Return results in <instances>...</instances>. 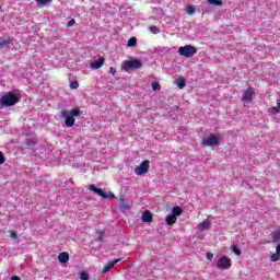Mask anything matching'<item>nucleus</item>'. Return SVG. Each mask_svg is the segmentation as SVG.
Returning <instances> with one entry per match:
<instances>
[{"mask_svg":"<svg viewBox=\"0 0 280 280\" xmlns=\"http://www.w3.org/2000/svg\"><path fill=\"white\" fill-rule=\"evenodd\" d=\"M80 115H82V112L79 107H75L70 112L67 109L61 110L60 116L62 119H66L67 128H73V126H75V117H80Z\"/></svg>","mask_w":280,"mask_h":280,"instance_id":"1","label":"nucleus"},{"mask_svg":"<svg viewBox=\"0 0 280 280\" xmlns=\"http://www.w3.org/2000/svg\"><path fill=\"white\" fill-rule=\"evenodd\" d=\"M19 102H21V98L14 94V92H8L0 98V108L14 106L15 104H19Z\"/></svg>","mask_w":280,"mask_h":280,"instance_id":"2","label":"nucleus"},{"mask_svg":"<svg viewBox=\"0 0 280 280\" xmlns=\"http://www.w3.org/2000/svg\"><path fill=\"white\" fill-rule=\"evenodd\" d=\"M143 67V62L139 59L133 60H125L122 62L124 71H136L137 69H141Z\"/></svg>","mask_w":280,"mask_h":280,"instance_id":"3","label":"nucleus"},{"mask_svg":"<svg viewBox=\"0 0 280 280\" xmlns=\"http://www.w3.org/2000/svg\"><path fill=\"white\" fill-rule=\"evenodd\" d=\"M178 54L179 56H184V58H191L195 54H198V48L191 45L180 46L178 48Z\"/></svg>","mask_w":280,"mask_h":280,"instance_id":"4","label":"nucleus"},{"mask_svg":"<svg viewBox=\"0 0 280 280\" xmlns=\"http://www.w3.org/2000/svg\"><path fill=\"white\" fill-rule=\"evenodd\" d=\"M231 266H233V264L231 262V258H229L228 256H222L217 261V268L219 270H229V268H231Z\"/></svg>","mask_w":280,"mask_h":280,"instance_id":"5","label":"nucleus"},{"mask_svg":"<svg viewBox=\"0 0 280 280\" xmlns=\"http://www.w3.org/2000/svg\"><path fill=\"white\" fill-rule=\"evenodd\" d=\"M150 171V161L144 160L138 167L135 168V174L137 176H143V174H148Z\"/></svg>","mask_w":280,"mask_h":280,"instance_id":"6","label":"nucleus"},{"mask_svg":"<svg viewBox=\"0 0 280 280\" xmlns=\"http://www.w3.org/2000/svg\"><path fill=\"white\" fill-rule=\"evenodd\" d=\"M218 143H220V138L215 135H211L210 137L202 139V145L213 147L218 145Z\"/></svg>","mask_w":280,"mask_h":280,"instance_id":"7","label":"nucleus"},{"mask_svg":"<svg viewBox=\"0 0 280 280\" xmlns=\"http://www.w3.org/2000/svg\"><path fill=\"white\" fill-rule=\"evenodd\" d=\"M253 95H255V89L247 88V90L243 94L242 102H244L245 104H250V102H253Z\"/></svg>","mask_w":280,"mask_h":280,"instance_id":"8","label":"nucleus"},{"mask_svg":"<svg viewBox=\"0 0 280 280\" xmlns=\"http://www.w3.org/2000/svg\"><path fill=\"white\" fill-rule=\"evenodd\" d=\"M119 261H121V258H117V259H115V260H112V261L107 262V264L103 267L102 272H103L104 275H106V272H110V270H113V268H115V265H116V264H119Z\"/></svg>","mask_w":280,"mask_h":280,"instance_id":"9","label":"nucleus"},{"mask_svg":"<svg viewBox=\"0 0 280 280\" xmlns=\"http://www.w3.org/2000/svg\"><path fill=\"white\" fill-rule=\"evenodd\" d=\"M90 191H94V194H96V196H101V198H107L106 192H104L102 188L95 187L93 184L90 185Z\"/></svg>","mask_w":280,"mask_h":280,"instance_id":"10","label":"nucleus"},{"mask_svg":"<svg viewBox=\"0 0 280 280\" xmlns=\"http://www.w3.org/2000/svg\"><path fill=\"white\" fill-rule=\"evenodd\" d=\"M119 207H120V211H128V209H130V205H128V201L126 200V198H124V196H121L119 198Z\"/></svg>","mask_w":280,"mask_h":280,"instance_id":"11","label":"nucleus"},{"mask_svg":"<svg viewBox=\"0 0 280 280\" xmlns=\"http://www.w3.org/2000/svg\"><path fill=\"white\" fill-rule=\"evenodd\" d=\"M104 62H106V60L104 58H100L97 61L92 62L91 67L92 69H102V67H104Z\"/></svg>","mask_w":280,"mask_h":280,"instance_id":"12","label":"nucleus"},{"mask_svg":"<svg viewBox=\"0 0 280 280\" xmlns=\"http://www.w3.org/2000/svg\"><path fill=\"white\" fill-rule=\"evenodd\" d=\"M58 261H60V264H67L69 261V253L67 252L60 253L58 256Z\"/></svg>","mask_w":280,"mask_h":280,"instance_id":"13","label":"nucleus"},{"mask_svg":"<svg viewBox=\"0 0 280 280\" xmlns=\"http://www.w3.org/2000/svg\"><path fill=\"white\" fill-rule=\"evenodd\" d=\"M141 220H142V222H152V212H150V210H145L142 213Z\"/></svg>","mask_w":280,"mask_h":280,"instance_id":"14","label":"nucleus"},{"mask_svg":"<svg viewBox=\"0 0 280 280\" xmlns=\"http://www.w3.org/2000/svg\"><path fill=\"white\" fill-rule=\"evenodd\" d=\"M280 259V244L276 247V253L270 256V261H279Z\"/></svg>","mask_w":280,"mask_h":280,"instance_id":"15","label":"nucleus"},{"mask_svg":"<svg viewBox=\"0 0 280 280\" xmlns=\"http://www.w3.org/2000/svg\"><path fill=\"white\" fill-rule=\"evenodd\" d=\"M10 45H13L12 39H0V49H5V47H10Z\"/></svg>","mask_w":280,"mask_h":280,"instance_id":"16","label":"nucleus"},{"mask_svg":"<svg viewBox=\"0 0 280 280\" xmlns=\"http://www.w3.org/2000/svg\"><path fill=\"white\" fill-rule=\"evenodd\" d=\"M172 212H173V215H174L175 218H176V217H180V215H183V208L176 206V207L173 208Z\"/></svg>","mask_w":280,"mask_h":280,"instance_id":"17","label":"nucleus"},{"mask_svg":"<svg viewBox=\"0 0 280 280\" xmlns=\"http://www.w3.org/2000/svg\"><path fill=\"white\" fill-rule=\"evenodd\" d=\"M176 221H177V219L173 214L166 217V224L168 226H173V224H176Z\"/></svg>","mask_w":280,"mask_h":280,"instance_id":"18","label":"nucleus"},{"mask_svg":"<svg viewBox=\"0 0 280 280\" xmlns=\"http://www.w3.org/2000/svg\"><path fill=\"white\" fill-rule=\"evenodd\" d=\"M210 225L211 223L209 221H203L198 224V229L199 231H207V229H209Z\"/></svg>","mask_w":280,"mask_h":280,"instance_id":"19","label":"nucleus"},{"mask_svg":"<svg viewBox=\"0 0 280 280\" xmlns=\"http://www.w3.org/2000/svg\"><path fill=\"white\" fill-rule=\"evenodd\" d=\"M177 86H178V89H185V86H187V82L185 81L184 78H179L177 80Z\"/></svg>","mask_w":280,"mask_h":280,"instance_id":"20","label":"nucleus"},{"mask_svg":"<svg viewBox=\"0 0 280 280\" xmlns=\"http://www.w3.org/2000/svg\"><path fill=\"white\" fill-rule=\"evenodd\" d=\"M208 3H210V5H217L219 8L223 5L222 0H208Z\"/></svg>","mask_w":280,"mask_h":280,"instance_id":"21","label":"nucleus"},{"mask_svg":"<svg viewBox=\"0 0 280 280\" xmlns=\"http://www.w3.org/2000/svg\"><path fill=\"white\" fill-rule=\"evenodd\" d=\"M149 32H151V34H160L161 28H159L156 25H152L149 27Z\"/></svg>","mask_w":280,"mask_h":280,"instance_id":"22","label":"nucleus"},{"mask_svg":"<svg viewBox=\"0 0 280 280\" xmlns=\"http://www.w3.org/2000/svg\"><path fill=\"white\" fill-rule=\"evenodd\" d=\"M135 45H137V37L129 38L127 47H135Z\"/></svg>","mask_w":280,"mask_h":280,"instance_id":"23","label":"nucleus"},{"mask_svg":"<svg viewBox=\"0 0 280 280\" xmlns=\"http://www.w3.org/2000/svg\"><path fill=\"white\" fill-rule=\"evenodd\" d=\"M54 0H36L37 5H48V3H51Z\"/></svg>","mask_w":280,"mask_h":280,"instance_id":"24","label":"nucleus"},{"mask_svg":"<svg viewBox=\"0 0 280 280\" xmlns=\"http://www.w3.org/2000/svg\"><path fill=\"white\" fill-rule=\"evenodd\" d=\"M232 253H234L237 256L242 255V250L237 248V245H232Z\"/></svg>","mask_w":280,"mask_h":280,"instance_id":"25","label":"nucleus"},{"mask_svg":"<svg viewBox=\"0 0 280 280\" xmlns=\"http://www.w3.org/2000/svg\"><path fill=\"white\" fill-rule=\"evenodd\" d=\"M273 242H280V230L273 233Z\"/></svg>","mask_w":280,"mask_h":280,"instance_id":"26","label":"nucleus"},{"mask_svg":"<svg viewBox=\"0 0 280 280\" xmlns=\"http://www.w3.org/2000/svg\"><path fill=\"white\" fill-rule=\"evenodd\" d=\"M186 12H187V14L191 15V14H194V12H196V8L188 5L186 8Z\"/></svg>","mask_w":280,"mask_h":280,"instance_id":"27","label":"nucleus"},{"mask_svg":"<svg viewBox=\"0 0 280 280\" xmlns=\"http://www.w3.org/2000/svg\"><path fill=\"white\" fill-rule=\"evenodd\" d=\"M269 112L271 113V115H278V113H280V109L279 107H271Z\"/></svg>","mask_w":280,"mask_h":280,"instance_id":"28","label":"nucleus"},{"mask_svg":"<svg viewBox=\"0 0 280 280\" xmlns=\"http://www.w3.org/2000/svg\"><path fill=\"white\" fill-rule=\"evenodd\" d=\"M81 280H89V273L86 271H82L80 275Z\"/></svg>","mask_w":280,"mask_h":280,"instance_id":"29","label":"nucleus"},{"mask_svg":"<svg viewBox=\"0 0 280 280\" xmlns=\"http://www.w3.org/2000/svg\"><path fill=\"white\" fill-rule=\"evenodd\" d=\"M79 86H80V83H78V81L70 82V89H78Z\"/></svg>","mask_w":280,"mask_h":280,"instance_id":"30","label":"nucleus"},{"mask_svg":"<svg viewBox=\"0 0 280 280\" xmlns=\"http://www.w3.org/2000/svg\"><path fill=\"white\" fill-rule=\"evenodd\" d=\"M161 89V85L159 84V82H153L152 83V90L153 91H159Z\"/></svg>","mask_w":280,"mask_h":280,"instance_id":"31","label":"nucleus"},{"mask_svg":"<svg viewBox=\"0 0 280 280\" xmlns=\"http://www.w3.org/2000/svg\"><path fill=\"white\" fill-rule=\"evenodd\" d=\"M105 231H97L98 242H102Z\"/></svg>","mask_w":280,"mask_h":280,"instance_id":"32","label":"nucleus"},{"mask_svg":"<svg viewBox=\"0 0 280 280\" xmlns=\"http://www.w3.org/2000/svg\"><path fill=\"white\" fill-rule=\"evenodd\" d=\"M5 163V156L3 155V152L0 151V165H3Z\"/></svg>","mask_w":280,"mask_h":280,"instance_id":"33","label":"nucleus"},{"mask_svg":"<svg viewBox=\"0 0 280 280\" xmlns=\"http://www.w3.org/2000/svg\"><path fill=\"white\" fill-rule=\"evenodd\" d=\"M73 25H75V20L74 19H71L68 24H67V27H73Z\"/></svg>","mask_w":280,"mask_h":280,"instance_id":"34","label":"nucleus"},{"mask_svg":"<svg viewBox=\"0 0 280 280\" xmlns=\"http://www.w3.org/2000/svg\"><path fill=\"white\" fill-rule=\"evenodd\" d=\"M109 73H110L112 75H116L117 69H115L114 67H110V68H109Z\"/></svg>","mask_w":280,"mask_h":280,"instance_id":"35","label":"nucleus"},{"mask_svg":"<svg viewBox=\"0 0 280 280\" xmlns=\"http://www.w3.org/2000/svg\"><path fill=\"white\" fill-rule=\"evenodd\" d=\"M106 199H113V198H115V194H113V192H109L108 195L106 194Z\"/></svg>","mask_w":280,"mask_h":280,"instance_id":"36","label":"nucleus"},{"mask_svg":"<svg viewBox=\"0 0 280 280\" xmlns=\"http://www.w3.org/2000/svg\"><path fill=\"white\" fill-rule=\"evenodd\" d=\"M206 257H207V259H213V254H212V253H208V254L206 255Z\"/></svg>","mask_w":280,"mask_h":280,"instance_id":"37","label":"nucleus"},{"mask_svg":"<svg viewBox=\"0 0 280 280\" xmlns=\"http://www.w3.org/2000/svg\"><path fill=\"white\" fill-rule=\"evenodd\" d=\"M11 237H12L13 240H16V237H18L16 232H11Z\"/></svg>","mask_w":280,"mask_h":280,"instance_id":"38","label":"nucleus"},{"mask_svg":"<svg viewBox=\"0 0 280 280\" xmlns=\"http://www.w3.org/2000/svg\"><path fill=\"white\" fill-rule=\"evenodd\" d=\"M11 280H21V277H19V276H13V277L11 278Z\"/></svg>","mask_w":280,"mask_h":280,"instance_id":"39","label":"nucleus"},{"mask_svg":"<svg viewBox=\"0 0 280 280\" xmlns=\"http://www.w3.org/2000/svg\"><path fill=\"white\" fill-rule=\"evenodd\" d=\"M0 10H1V7H0Z\"/></svg>","mask_w":280,"mask_h":280,"instance_id":"40","label":"nucleus"}]
</instances>
